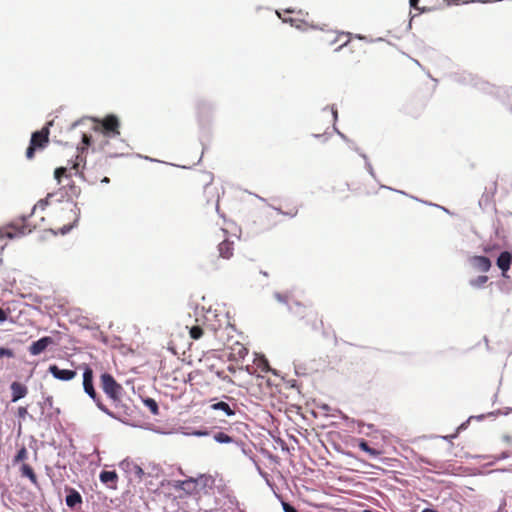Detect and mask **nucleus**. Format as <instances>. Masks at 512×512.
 <instances>
[{"label":"nucleus","mask_w":512,"mask_h":512,"mask_svg":"<svg viewBox=\"0 0 512 512\" xmlns=\"http://www.w3.org/2000/svg\"><path fill=\"white\" fill-rule=\"evenodd\" d=\"M39 406L41 408L42 414L44 413L46 407L53 408V397L50 395L46 396L44 401L39 403Z\"/></svg>","instance_id":"obj_47"},{"label":"nucleus","mask_w":512,"mask_h":512,"mask_svg":"<svg viewBox=\"0 0 512 512\" xmlns=\"http://www.w3.org/2000/svg\"><path fill=\"white\" fill-rule=\"evenodd\" d=\"M47 372L56 380L68 382L73 380L77 371L75 369L60 368L57 364H50Z\"/></svg>","instance_id":"obj_8"},{"label":"nucleus","mask_w":512,"mask_h":512,"mask_svg":"<svg viewBox=\"0 0 512 512\" xmlns=\"http://www.w3.org/2000/svg\"><path fill=\"white\" fill-rule=\"evenodd\" d=\"M340 35H345L347 37V40L343 44H341L340 46L335 48L334 52L341 51L344 47H346L350 43V40L353 37V34L350 32H341Z\"/></svg>","instance_id":"obj_52"},{"label":"nucleus","mask_w":512,"mask_h":512,"mask_svg":"<svg viewBox=\"0 0 512 512\" xmlns=\"http://www.w3.org/2000/svg\"><path fill=\"white\" fill-rule=\"evenodd\" d=\"M331 135L332 134L328 131H325L324 133H312L311 134V136L313 138L318 139L323 143H326L330 139Z\"/></svg>","instance_id":"obj_48"},{"label":"nucleus","mask_w":512,"mask_h":512,"mask_svg":"<svg viewBox=\"0 0 512 512\" xmlns=\"http://www.w3.org/2000/svg\"><path fill=\"white\" fill-rule=\"evenodd\" d=\"M488 279L486 275H479L476 278L470 279L469 285L474 289H481L487 283Z\"/></svg>","instance_id":"obj_31"},{"label":"nucleus","mask_w":512,"mask_h":512,"mask_svg":"<svg viewBox=\"0 0 512 512\" xmlns=\"http://www.w3.org/2000/svg\"><path fill=\"white\" fill-rule=\"evenodd\" d=\"M210 409L214 411H222L227 417L236 415V410L225 401H216L210 405Z\"/></svg>","instance_id":"obj_21"},{"label":"nucleus","mask_w":512,"mask_h":512,"mask_svg":"<svg viewBox=\"0 0 512 512\" xmlns=\"http://www.w3.org/2000/svg\"><path fill=\"white\" fill-rule=\"evenodd\" d=\"M53 125V121L47 122L40 130H36L33 133H37L38 136H36V144H42L43 149L48 145L49 143V135H50V127Z\"/></svg>","instance_id":"obj_19"},{"label":"nucleus","mask_w":512,"mask_h":512,"mask_svg":"<svg viewBox=\"0 0 512 512\" xmlns=\"http://www.w3.org/2000/svg\"><path fill=\"white\" fill-rule=\"evenodd\" d=\"M75 227H77V220H73V222L69 223V224H66V225H63L62 227H60L58 230H53V229H50L49 231L53 234V235H67L68 233H70Z\"/></svg>","instance_id":"obj_29"},{"label":"nucleus","mask_w":512,"mask_h":512,"mask_svg":"<svg viewBox=\"0 0 512 512\" xmlns=\"http://www.w3.org/2000/svg\"><path fill=\"white\" fill-rule=\"evenodd\" d=\"M437 438H440L446 442H449L451 443L454 439H456L458 437V433L456 431H454V433L452 434H449V435H442V436H436Z\"/></svg>","instance_id":"obj_57"},{"label":"nucleus","mask_w":512,"mask_h":512,"mask_svg":"<svg viewBox=\"0 0 512 512\" xmlns=\"http://www.w3.org/2000/svg\"><path fill=\"white\" fill-rule=\"evenodd\" d=\"M218 256L213 257L210 261V267L213 271L220 269V259L229 260L234 255V241L224 239L217 245Z\"/></svg>","instance_id":"obj_6"},{"label":"nucleus","mask_w":512,"mask_h":512,"mask_svg":"<svg viewBox=\"0 0 512 512\" xmlns=\"http://www.w3.org/2000/svg\"><path fill=\"white\" fill-rule=\"evenodd\" d=\"M57 192H58V195L56 196V197H58L57 202H62L65 198H66L67 202H70V203L72 202V200L70 199L69 193L66 190V186L61 187Z\"/></svg>","instance_id":"obj_43"},{"label":"nucleus","mask_w":512,"mask_h":512,"mask_svg":"<svg viewBox=\"0 0 512 512\" xmlns=\"http://www.w3.org/2000/svg\"><path fill=\"white\" fill-rule=\"evenodd\" d=\"M333 132H335L343 141L345 142H351V139H349L344 133H342L336 126V124H333Z\"/></svg>","instance_id":"obj_60"},{"label":"nucleus","mask_w":512,"mask_h":512,"mask_svg":"<svg viewBox=\"0 0 512 512\" xmlns=\"http://www.w3.org/2000/svg\"><path fill=\"white\" fill-rule=\"evenodd\" d=\"M73 204V208L71 209V212L75 215L74 220H77V223L80 220V208L78 207L76 202H71Z\"/></svg>","instance_id":"obj_58"},{"label":"nucleus","mask_w":512,"mask_h":512,"mask_svg":"<svg viewBox=\"0 0 512 512\" xmlns=\"http://www.w3.org/2000/svg\"><path fill=\"white\" fill-rule=\"evenodd\" d=\"M81 143L76 146L77 153L85 155L93 145V137L91 134L81 132Z\"/></svg>","instance_id":"obj_22"},{"label":"nucleus","mask_w":512,"mask_h":512,"mask_svg":"<svg viewBox=\"0 0 512 512\" xmlns=\"http://www.w3.org/2000/svg\"><path fill=\"white\" fill-rule=\"evenodd\" d=\"M16 416L19 419H25L26 417H29V418L33 419L32 415H30L28 413L27 407H24V406H19L18 407Z\"/></svg>","instance_id":"obj_50"},{"label":"nucleus","mask_w":512,"mask_h":512,"mask_svg":"<svg viewBox=\"0 0 512 512\" xmlns=\"http://www.w3.org/2000/svg\"><path fill=\"white\" fill-rule=\"evenodd\" d=\"M204 334L203 329L200 326H192L189 330V335L194 340H199Z\"/></svg>","instance_id":"obj_41"},{"label":"nucleus","mask_w":512,"mask_h":512,"mask_svg":"<svg viewBox=\"0 0 512 512\" xmlns=\"http://www.w3.org/2000/svg\"><path fill=\"white\" fill-rule=\"evenodd\" d=\"M469 83L472 87L476 88L477 90L486 93V94H494L495 93V87L488 83L487 81H484L477 76L470 77Z\"/></svg>","instance_id":"obj_18"},{"label":"nucleus","mask_w":512,"mask_h":512,"mask_svg":"<svg viewBox=\"0 0 512 512\" xmlns=\"http://www.w3.org/2000/svg\"><path fill=\"white\" fill-rule=\"evenodd\" d=\"M58 195V192H51V193H48L47 196L41 200H39L36 205L33 207L32 209V213L36 210V209H41V210H45V208L49 205V201L50 199L54 198L55 196Z\"/></svg>","instance_id":"obj_30"},{"label":"nucleus","mask_w":512,"mask_h":512,"mask_svg":"<svg viewBox=\"0 0 512 512\" xmlns=\"http://www.w3.org/2000/svg\"><path fill=\"white\" fill-rule=\"evenodd\" d=\"M116 408L121 410V413L125 416H132L134 412V408L122 402L121 398H118L117 401H112Z\"/></svg>","instance_id":"obj_32"},{"label":"nucleus","mask_w":512,"mask_h":512,"mask_svg":"<svg viewBox=\"0 0 512 512\" xmlns=\"http://www.w3.org/2000/svg\"><path fill=\"white\" fill-rule=\"evenodd\" d=\"M143 405L150 411L153 416L160 415V408L158 402L149 396H140Z\"/></svg>","instance_id":"obj_24"},{"label":"nucleus","mask_w":512,"mask_h":512,"mask_svg":"<svg viewBox=\"0 0 512 512\" xmlns=\"http://www.w3.org/2000/svg\"><path fill=\"white\" fill-rule=\"evenodd\" d=\"M66 190L68 191L70 198L72 196L78 198L81 194V188L77 186L73 181L68 183V185L66 186Z\"/></svg>","instance_id":"obj_37"},{"label":"nucleus","mask_w":512,"mask_h":512,"mask_svg":"<svg viewBox=\"0 0 512 512\" xmlns=\"http://www.w3.org/2000/svg\"><path fill=\"white\" fill-rule=\"evenodd\" d=\"M235 444H236L237 446H239V447H240V449H241V451H242V453H243L244 455L248 456L249 458H250V457H254V456H253V453H252V450H251V449H248V450H247V449L245 448V443H244V442H242V441H236V442H235Z\"/></svg>","instance_id":"obj_54"},{"label":"nucleus","mask_w":512,"mask_h":512,"mask_svg":"<svg viewBox=\"0 0 512 512\" xmlns=\"http://www.w3.org/2000/svg\"><path fill=\"white\" fill-rule=\"evenodd\" d=\"M82 386L86 395L95 394L96 389L94 386V372L93 369L85 364L82 373Z\"/></svg>","instance_id":"obj_12"},{"label":"nucleus","mask_w":512,"mask_h":512,"mask_svg":"<svg viewBox=\"0 0 512 512\" xmlns=\"http://www.w3.org/2000/svg\"><path fill=\"white\" fill-rule=\"evenodd\" d=\"M470 263L481 272H488L492 267V262L486 255H474L470 258Z\"/></svg>","instance_id":"obj_17"},{"label":"nucleus","mask_w":512,"mask_h":512,"mask_svg":"<svg viewBox=\"0 0 512 512\" xmlns=\"http://www.w3.org/2000/svg\"><path fill=\"white\" fill-rule=\"evenodd\" d=\"M89 398L95 403V405L101 412L106 414L108 417L121 422L124 425L130 426L133 428H140V429L152 431V432L159 433V434H164V432L160 431L157 427L153 426L152 424H142L139 421H132V420L121 417L120 414H118V413L111 411L105 404H103L101 397L97 393V391L95 392V394L89 395Z\"/></svg>","instance_id":"obj_2"},{"label":"nucleus","mask_w":512,"mask_h":512,"mask_svg":"<svg viewBox=\"0 0 512 512\" xmlns=\"http://www.w3.org/2000/svg\"><path fill=\"white\" fill-rule=\"evenodd\" d=\"M285 382H286L288 388L297 389V390L299 389V383L297 380L288 379V380H285Z\"/></svg>","instance_id":"obj_63"},{"label":"nucleus","mask_w":512,"mask_h":512,"mask_svg":"<svg viewBox=\"0 0 512 512\" xmlns=\"http://www.w3.org/2000/svg\"><path fill=\"white\" fill-rule=\"evenodd\" d=\"M496 265L501 271L503 278H509L508 271L512 265V252L502 251L496 258Z\"/></svg>","instance_id":"obj_13"},{"label":"nucleus","mask_w":512,"mask_h":512,"mask_svg":"<svg viewBox=\"0 0 512 512\" xmlns=\"http://www.w3.org/2000/svg\"><path fill=\"white\" fill-rule=\"evenodd\" d=\"M419 462L421 463H424V464H427V465H430V466H433V467H437V462L434 461V460H431L425 456H420L419 457Z\"/></svg>","instance_id":"obj_59"},{"label":"nucleus","mask_w":512,"mask_h":512,"mask_svg":"<svg viewBox=\"0 0 512 512\" xmlns=\"http://www.w3.org/2000/svg\"><path fill=\"white\" fill-rule=\"evenodd\" d=\"M488 463H486L484 465V467H490V466H493L495 465L499 460L497 459V456L496 455H489L488 457Z\"/></svg>","instance_id":"obj_64"},{"label":"nucleus","mask_w":512,"mask_h":512,"mask_svg":"<svg viewBox=\"0 0 512 512\" xmlns=\"http://www.w3.org/2000/svg\"><path fill=\"white\" fill-rule=\"evenodd\" d=\"M57 345L55 339L51 336H42L39 339L32 341L28 346V352L31 356H38L43 353L50 346Z\"/></svg>","instance_id":"obj_7"},{"label":"nucleus","mask_w":512,"mask_h":512,"mask_svg":"<svg viewBox=\"0 0 512 512\" xmlns=\"http://www.w3.org/2000/svg\"><path fill=\"white\" fill-rule=\"evenodd\" d=\"M26 235L25 226H19L14 223H9L4 227H0V241L4 239H17Z\"/></svg>","instance_id":"obj_9"},{"label":"nucleus","mask_w":512,"mask_h":512,"mask_svg":"<svg viewBox=\"0 0 512 512\" xmlns=\"http://www.w3.org/2000/svg\"><path fill=\"white\" fill-rule=\"evenodd\" d=\"M80 163H82L83 166L85 167V165H86V155H82V154L77 153L75 159L68 160V166L70 167V169H73L75 171L78 169Z\"/></svg>","instance_id":"obj_33"},{"label":"nucleus","mask_w":512,"mask_h":512,"mask_svg":"<svg viewBox=\"0 0 512 512\" xmlns=\"http://www.w3.org/2000/svg\"><path fill=\"white\" fill-rule=\"evenodd\" d=\"M500 413H501V410L497 409L495 411L488 412L487 414L471 415L468 417V421H471V420L481 421V420L485 419L486 417H495V416L499 415Z\"/></svg>","instance_id":"obj_36"},{"label":"nucleus","mask_w":512,"mask_h":512,"mask_svg":"<svg viewBox=\"0 0 512 512\" xmlns=\"http://www.w3.org/2000/svg\"><path fill=\"white\" fill-rule=\"evenodd\" d=\"M358 448L367 453L370 457L376 459L381 455V451L369 446L368 442L365 439H356Z\"/></svg>","instance_id":"obj_25"},{"label":"nucleus","mask_w":512,"mask_h":512,"mask_svg":"<svg viewBox=\"0 0 512 512\" xmlns=\"http://www.w3.org/2000/svg\"><path fill=\"white\" fill-rule=\"evenodd\" d=\"M99 479L109 489H117L118 474L115 470H102Z\"/></svg>","instance_id":"obj_16"},{"label":"nucleus","mask_w":512,"mask_h":512,"mask_svg":"<svg viewBox=\"0 0 512 512\" xmlns=\"http://www.w3.org/2000/svg\"><path fill=\"white\" fill-rule=\"evenodd\" d=\"M191 434L196 437H206V436L210 435V431L206 427H201V428L193 430V432Z\"/></svg>","instance_id":"obj_49"},{"label":"nucleus","mask_w":512,"mask_h":512,"mask_svg":"<svg viewBox=\"0 0 512 512\" xmlns=\"http://www.w3.org/2000/svg\"><path fill=\"white\" fill-rule=\"evenodd\" d=\"M85 120H91L92 122L101 126L102 134L107 138H114L120 135V120L117 115L110 113L107 114L102 120L95 116L83 117L70 125L69 130H74L80 126Z\"/></svg>","instance_id":"obj_1"},{"label":"nucleus","mask_w":512,"mask_h":512,"mask_svg":"<svg viewBox=\"0 0 512 512\" xmlns=\"http://www.w3.org/2000/svg\"><path fill=\"white\" fill-rule=\"evenodd\" d=\"M64 491L66 493L65 496V504L70 509H76L77 507H80L83 503L82 495L78 490L75 488L66 485L64 487Z\"/></svg>","instance_id":"obj_11"},{"label":"nucleus","mask_w":512,"mask_h":512,"mask_svg":"<svg viewBox=\"0 0 512 512\" xmlns=\"http://www.w3.org/2000/svg\"><path fill=\"white\" fill-rule=\"evenodd\" d=\"M250 460L255 464V467L257 469V472L258 474L265 479L266 481V484L270 487H272L273 483L270 482L269 480V475L267 472H265L264 470L261 469V467L259 466V464L256 462L255 458L254 457H250Z\"/></svg>","instance_id":"obj_38"},{"label":"nucleus","mask_w":512,"mask_h":512,"mask_svg":"<svg viewBox=\"0 0 512 512\" xmlns=\"http://www.w3.org/2000/svg\"><path fill=\"white\" fill-rule=\"evenodd\" d=\"M196 120L202 133L209 130L213 119L215 104L206 98L199 97L195 101Z\"/></svg>","instance_id":"obj_4"},{"label":"nucleus","mask_w":512,"mask_h":512,"mask_svg":"<svg viewBox=\"0 0 512 512\" xmlns=\"http://www.w3.org/2000/svg\"><path fill=\"white\" fill-rule=\"evenodd\" d=\"M274 298H275L278 302H280V303H283V304H285V305H287V306L289 305V304H288V301H287V297H286V296H284L283 294H281L280 292H275V293H274Z\"/></svg>","instance_id":"obj_61"},{"label":"nucleus","mask_w":512,"mask_h":512,"mask_svg":"<svg viewBox=\"0 0 512 512\" xmlns=\"http://www.w3.org/2000/svg\"><path fill=\"white\" fill-rule=\"evenodd\" d=\"M496 191H497V180H495L492 183V187H491L490 191L487 188H485V191L483 192L481 198L478 201V205L483 211H487L488 209L496 210L495 204H494V195H495Z\"/></svg>","instance_id":"obj_10"},{"label":"nucleus","mask_w":512,"mask_h":512,"mask_svg":"<svg viewBox=\"0 0 512 512\" xmlns=\"http://www.w3.org/2000/svg\"><path fill=\"white\" fill-rule=\"evenodd\" d=\"M36 136H38L37 133H32L31 134V138H30V141H29V145L25 151V156L28 160H31L34 158L35 156V153L37 150H43V145L42 144H36Z\"/></svg>","instance_id":"obj_23"},{"label":"nucleus","mask_w":512,"mask_h":512,"mask_svg":"<svg viewBox=\"0 0 512 512\" xmlns=\"http://www.w3.org/2000/svg\"><path fill=\"white\" fill-rule=\"evenodd\" d=\"M250 460L255 464V467L257 469V472L258 474L265 479L266 481V484L270 487H272L273 483L270 482L269 480V475L267 472H265L264 470L261 469V467L259 466V464L256 462L255 458L254 457H250Z\"/></svg>","instance_id":"obj_39"},{"label":"nucleus","mask_w":512,"mask_h":512,"mask_svg":"<svg viewBox=\"0 0 512 512\" xmlns=\"http://www.w3.org/2000/svg\"><path fill=\"white\" fill-rule=\"evenodd\" d=\"M332 447H333V449H334L337 453H340V454H342V455H344V456H347V457H350V458H354V459H356V456L354 455V453H352L351 451H346V450H344V449L341 447V445H340V444L333 442V443H332Z\"/></svg>","instance_id":"obj_44"},{"label":"nucleus","mask_w":512,"mask_h":512,"mask_svg":"<svg viewBox=\"0 0 512 512\" xmlns=\"http://www.w3.org/2000/svg\"><path fill=\"white\" fill-rule=\"evenodd\" d=\"M469 423H470V421H468V418H467L464 422H462V423H461V424H460V425L455 429V431L458 433V435H459L461 432L465 431V430L468 428Z\"/></svg>","instance_id":"obj_62"},{"label":"nucleus","mask_w":512,"mask_h":512,"mask_svg":"<svg viewBox=\"0 0 512 512\" xmlns=\"http://www.w3.org/2000/svg\"><path fill=\"white\" fill-rule=\"evenodd\" d=\"M281 506L284 512H299V510L288 501H281Z\"/></svg>","instance_id":"obj_51"},{"label":"nucleus","mask_w":512,"mask_h":512,"mask_svg":"<svg viewBox=\"0 0 512 512\" xmlns=\"http://www.w3.org/2000/svg\"><path fill=\"white\" fill-rule=\"evenodd\" d=\"M470 77H475V76L472 74H462V75H459L456 77V81L461 84L470 85V83H469Z\"/></svg>","instance_id":"obj_53"},{"label":"nucleus","mask_w":512,"mask_h":512,"mask_svg":"<svg viewBox=\"0 0 512 512\" xmlns=\"http://www.w3.org/2000/svg\"><path fill=\"white\" fill-rule=\"evenodd\" d=\"M213 439L215 442L219 444H231L236 442V440L232 436L228 435L224 431L215 432L213 434Z\"/></svg>","instance_id":"obj_27"},{"label":"nucleus","mask_w":512,"mask_h":512,"mask_svg":"<svg viewBox=\"0 0 512 512\" xmlns=\"http://www.w3.org/2000/svg\"><path fill=\"white\" fill-rule=\"evenodd\" d=\"M360 157L363 158L364 162H365V168L367 170V172L374 178L376 179V175H375V172H374V169L372 167V164L370 163L369 159H368V156L365 154V153H360Z\"/></svg>","instance_id":"obj_45"},{"label":"nucleus","mask_w":512,"mask_h":512,"mask_svg":"<svg viewBox=\"0 0 512 512\" xmlns=\"http://www.w3.org/2000/svg\"><path fill=\"white\" fill-rule=\"evenodd\" d=\"M303 306L299 301L294 302V306L288 305V310L296 316L304 317L302 312Z\"/></svg>","instance_id":"obj_42"},{"label":"nucleus","mask_w":512,"mask_h":512,"mask_svg":"<svg viewBox=\"0 0 512 512\" xmlns=\"http://www.w3.org/2000/svg\"><path fill=\"white\" fill-rule=\"evenodd\" d=\"M253 363L257 365L262 371L270 370L268 359L263 353L254 352Z\"/></svg>","instance_id":"obj_26"},{"label":"nucleus","mask_w":512,"mask_h":512,"mask_svg":"<svg viewBox=\"0 0 512 512\" xmlns=\"http://www.w3.org/2000/svg\"><path fill=\"white\" fill-rule=\"evenodd\" d=\"M14 358L15 357V352L13 349L9 348V347H5V346H1L0 347V359L1 358Z\"/></svg>","instance_id":"obj_46"},{"label":"nucleus","mask_w":512,"mask_h":512,"mask_svg":"<svg viewBox=\"0 0 512 512\" xmlns=\"http://www.w3.org/2000/svg\"><path fill=\"white\" fill-rule=\"evenodd\" d=\"M338 413H339L340 419L343 420L348 426H351L353 424H357V426H364L363 421L351 418L347 414L343 413L340 410H338Z\"/></svg>","instance_id":"obj_35"},{"label":"nucleus","mask_w":512,"mask_h":512,"mask_svg":"<svg viewBox=\"0 0 512 512\" xmlns=\"http://www.w3.org/2000/svg\"><path fill=\"white\" fill-rule=\"evenodd\" d=\"M327 109H330L331 114H332V118H333V124H336V122L338 121V111H337V108L334 105L326 106V107L323 108V111H326Z\"/></svg>","instance_id":"obj_55"},{"label":"nucleus","mask_w":512,"mask_h":512,"mask_svg":"<svg viewBox=\"0 0 512 512\" xmlns=\"http://www.w3.org/2000/svg\"><path fill=\"white\" fill-rule=\"evenodd\" d=\"M120 469H122L127 475H134L135 478H137L139 481L142 480L143 476L145 475L144 470L141 466L136 464L135 462L124 459L119 463Z\"/></svg>","instance_id":"obj_14"},{"label":"nucleus","mask_w":512,"mask_h":512,"mask_svg":"<svg viewBox=\"0 0 512 512\" xmlns=\"http://www.w3.org/2000/svg\"><path fill=\"white\" fill-rule=\"evenodd\" d=\"M28 458V451L25 447V445H22L16 452V454L14 455L13 459H12V463L14 465L18 464V463H24V461Z\"/></svg>","instance_id":"obj_28"},{"label":"nucleus","mask_w":512,"mask_h":512,"mask_svg":"<svg viewBox=\"0 0 512 512\" xmlns=\"http://www.w3.org/2000/svg\"><path fill=\"white\" fill-rule=\"evenodd\" d=\"M20 474L22 477L28 478L36 488L40 489L37 475L29 464L22 463L20 467Z\"/></svg>","instance_id":"obj_20"},{"label":"nucleus","mask_w":512,"mask_h":512,"mask_svg":"<svg viewBox=\"0 0 512 512\" xmlns=\"http://www.w3.org/2000/svg\"><path fill=\"white\" fill-rule=\"evenodd\" d=\"M100 387L104 394L111 400L117 401L122 398L124 388L116 381L114 376L109 372H103L100 375Z\"/></svg>","instance_id":"obj_5"},{"label":"nucleus","mask_w":512,"mask_h":512,"mask_svg":"<svg viewBox=\"0 0 512 512\" xmlns=\"http://www.w3.org/2000/svg\"><path fill=\"white\" fill-rule=\"evenodd\" d=\"M10 390H11V402L16 403L19 400L25 398L28 394V388L25 384L13 381L10 384Z\"/></svg>","instance_id":"obj_15"},{"label":"nucleus","mask_w":512,"mask_h":512,"mask_svg":"<svg viewBox=\"0 0 512 512\" xmlns=\"http://www.w3.org/2000/svg\"><path fill=\"white\" fill-rule=\"evenodd\" d=\"M250 460L255 464V467L257 469V472L258 474L265 479L266 481V484L270 487H272L273 483L270 482L269 480V475L267 472H265L264 470L261 469V467L259 466V464L256 462L255 458L254 457H250Z\"/></svg>","instance_id":"obj_40"},{"label":"nucleus","mask_w":512,"mask_h":512,"mask_svg":"<svg viewBox=\"0 0 512 512\" xmlns=\"http://www.w3.org/2000/svg\"><path fill=\"white\" fill-rule=\"evenodd\" d=\"M89 398L95 403V405L101 412L106 414L108 417L121 422L124 425L130 426L133 428H140V429L152 431V432L159 433V434H164V432L160 431L157 427L153 426L152 424H142L139 421H132V420L121 417L120 414H118V413L111 411L105 404H103L101 397L97 393V391L95 392V394L89 395Z\"/></svg>","instance_id":"obj_3"},{"label":"nucleus","mask_w":512,"mask_h":512,"mask_svg":"<svg viewBox=\"0 0 512 512\" xmlns=\"http://www.w3.org/2000/svg\"><path fill=\"white\" fill-rule=\"evenodd\" d=\"M53 175L58 184L61 183L63 177L67 179L71 177V174L67 173V166H60L55 168Z\"/></svg>","instance_id":"obj_34"},{"label":"nucleus","mask_w":512,"mask_h":512,"mask_svg":"<svg viewBox=\"0 0 512 512\" xmlns=\"http://www.w3.org/2000/svg\"><path fill=\"white\" fill-rule=\"evenodd\" d=\"M10 310L9 309H3L0 307V324H3L6 322L9 318Z\"/></svg>","instance_id":"obj_56"}]
</instances>
